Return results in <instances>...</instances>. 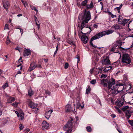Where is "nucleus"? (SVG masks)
Returning a JSON list of instances; mask_svg holds the SVG:
<instances>
[{"label": "nucleus", "instance_id": "39", "mask_svg": "<svg viewBox=\"0 0 133 133\" xmlns=\"http://www.w3.org/2000/svg\"><path fill=\"white\" fill-rule=\"evenodd\" d=\"M69 66V64L68 63H65L64 65V68L65 69L68 68Z\"/></svg>", "mask_w": 133, "mask_h": 133}, {"label": "nucleus", "instance_id": "41", "mask_svg": "<svg viewBox=\"0 0 133 133\" xmlns=\"http://www.w3.org/2000/svg\"><path fill=\"white\" fill-rule=\"evenodd\" d=\"M116 48L115 47H113L112 48L111 50V51L112 52H115L116 51Z\"/></svg>", "mask_w": 133, "mask_h": 133}, {"label": "nucleus", "instance_id": "34", "mask_svg": "<svg viewBox=\"0 0 133 133\" xmlns=\"http://www.w3.org/2000/svg\"><path fill=\"white\" fill-rule=\"evenodd\" d=\"M77 108H79L81 107V108H82L83 106H82L80 104V102H79V101H78V103H77Z\"/></svg>", "mask_w": 133, "mask_h": 133}, {"label": "nucleus", "instance_id": "57", "mask_svg": "<svg viewBox=\"0 0 133 133\" xmlns=\"http://www.w3.org/2000/svg\"><path fill=\"white\" fill-rule=\"evenodd\" d=\"M114 108L116 110H117L118 109H119L118 107L117 106H115Z\"/></svg>", "mask_w": 133, "mask_h": 133}, {"label": "nucleus", "instance_id": "7", "mask_svg": "<svg viewBox=\"0 0 133 133\" xmlns=\"http://www.w3.org/2000/svg\"><path fill=\"white\" fill-rule=\"evenodd\" d=\"M29 107L33 109H35V110L37 112L38 111V109L36 108L37 106V104L34 103L31 101L29 102L28 104Z\"/></svg>", "mask_w": 133, "mask_h": 133}, {"label": "nucleus", "instance_id": "10", "mask_svg": "<svg viewBox=\"0 0 133 133\" xmlns=\"http://www.w3.org/2000/svg\"><path fill=\"white\" fill-rule=\"evenodd\" d=\"M118 91V93L122 91L123 90L124 88V86H123V84L122 83H119L117 84Z\"/></svg>", "mask_w": 133, "mask_h": 133}, {"label": "nucleus", "instance_id": "31", "mask_svg": "<svg viewBox=\"0 0 133 133\" xmlns=\"http://www.w3.org/2000/svg\"><path fill=\"white\" fill-rule=\"evenodd\" d=\"M129 108V107L128 106H125L123 108L122 110V111H125L127 109H128Z\"/></svg>", "mask_w": 133, "mask_h": 133}, {"label": "nucleus", "instance_id": "30", "mask_svg": "<svg viewBox=\"0 0 133 133\" xmlns=\"http://www.w3.org/2000/svg\"><path fill=\"white\" fill-rule=\"evenodd\" d=\"M30 7L32 10H34L36 11V13H37L38 12V10L36 9L35 6H31Z\"/></svg>", "mask_w": 133, "mask_h": 133}, {"label": "nucleus", "instance_id": "33", "mask_svg": "<svg viewBox=\"0 0 133 133\" xmlns=\"http://www.w3.org/2000/svg\"><path fill=\"white\" fill-rule=\"evenodd\" d=\"M86 129L87 131L89 132H90L91 131L92 129L91 127L90 126L87 127L86 128Z\"/></svg>", "mask_w": 133, "mask_h": 133}, {"label": "nucleus", "instance_id": "42", "mask_svg": "<svg viewBox=\"0 0 133 133\" xmlns=\"http://www.w3.org/2000/svg\"><path fill=\"white\" fill-rule=\"evenodd\" d=\"M75 58H77V64L80 61V59L78 57V56H76V57H75Z\"/></svg>", "mask_w": 133, "mask_h": 133}, {"label": "nucleus", "instance_id": "12", "mask_svg": "<svg viewBox=\"0 0 133 133\" xmlns=\"http://www.w3.org/2000/svg\"><path fill=\"white\" fill-rule=\"evenodd\" d=\"M102 63L104 65L109 64H110V62L109 58L107 57L105 59L102 61Z\"/></svg>", "mask_w": 133, "mask_h": 133}, {"label": "nucleus", "instance_id": "15", "mask_svg": "<svg viewBox=\"0 0 133 133\" xmlns=\"http://www.w3.org/2000/svg\"><path fill=\"white\" fill-rule=\"evenodd\" d=\"M82 41L84 44H86L88 41V37L85 35H83L81 37Z\"/></svg>", "mask_w": 133, "mask_h": 133}, {"label": "nucleus", "instance_id": "14", "mask_svg": "<svg viewBox=\"0 0 133 133\" xmlns=\"http://www.w3.org/2000/svg\"><path fill=\"white\" fill-rule=\"evenodd\" d=\"M31 54L30 50L29 49H25L23 53V56H28Z\"/></svg>", "mask_w": 133, "mask_h": 133}, {"label": "nucleus", "instance_id": "35", "mask_svg": "<svg viewBox=\"0 0 133 133\" xmlns=\"http://www.w3.org/2000/svg\"><path fill=\"white\" fill-rule=\"evenodd\" d=\"M128 122L131 126H133V120H129L128 121Z\"/></svg>", "mask_w": 133, "mask_h": 133}, {"label": "nucleus", "instance_id": "20", "mask_svg": "<svg viewBox=\"0 0 133 133\" xmlns=\"http://www.w3.org/2000/svg\"><path fill=\"white\" fill-rule=\"evenodd\" d=\"M34 17L35 18L36 24L38 26V29L39 30L40 28V24L39 21L38 20L37 17L36 16H34Z\"/></svg>", "mask_w": 133, "mask_h": 133}, {"label": "nucleus", "instance_id": "22", "mask_svg": "<svg viewBox=\"0 0 133 133\" xmlns=\"http://www.w3.org/2000/svg\"><path fill=\"white\" fill-rule=\"evenodd\" d=\"M87 8L88 9L92 8L94 7L93 3L91 2L90 4L89 5H88L86 6Z\"/></svg>", "mask_w": 133, "mask_h": 133}, {"label": "nucleus", "instance_id": "36", "mask_svg": "<svg viewBox=\"0 0 133 133\" xmlns=\"http://www.w3.org/2000/svg\"><path fill=\"white\" fill-rule=\"evenodd\" d=\"M8 84L7 83H6L4 84L3 86V87L4 89H5L6 87H8Z\"/></svg>", "mask_w": 133, "mask_h": 133}, {"label": "nucleus", "instance_id": "17", "mask_svg": "<svg viewBox=\"0 0 133 133\" xmlns=\"http://www.w3.org/2000/svg\"><path fill=\"white\" fill-rule=\"evenodd\" d=\"M72 108L71 107L70 105L69 104H67L66 105L65 108V109L66 112H70L71 111H73V110H72Z\"/></svg>", "mask_w": 133, "mask_h": 133}, {"label": "nucleus", "instance_id": "52", "mask_svg": "<svg viewBox=\"0 0 133 133\" xmlns=\"http://www.w3.org/2000/svg\"><path fill=\"white\" fill-rule=\"evenodd\" d=\"M111 17L112 18H113L114 17H116V15H114L113 14H112L111 15Z\"/></svg>", "mask_w": 133, "mask_h": 133}, {"label": "nucleus", "instance_id": "62", "mask_svg": "<svg viewBox=\"0 0 133 133\" xmlns=\"http://www.w3.org/2000/svg\"><path fill=\"white\" fill-rule=\"evenodd\" d=\"M111 116H112V117L113 118H115V116H116L115 115H111Z\"/></svg>", "mask_w": 133, "mask_h": 133}, {"label": "nucleus", "instance_id": "46", "mask_svg": "<svg viewBox=\"0 0 133 133\" xmlns=\"http://www.w3.org/2000/svg\"><path fill=\"white\" fill-rule=\"evenodd\" d=\"M90 91V90L88 89H87L86 90V94H88L89 93Z\"/></svg>", "mask_w": 133, "mask_h": 133}, {"label": "nucleus", "instance_id": "9", "mask_svg": "<svg viewBox=\"0 0 133 133\" xmlns=\"http://www.w3.org/2000/svg\"><path fill=\"white\" fill-rule=\"evenodd\" d=\"M42 126L43 129H46L49 127V124L44 121L42 123Z\"/></svg>", "mask_w": 133, "mask_h": 133}, {"label": "nucleus", "instance_id": "5", "mask_svg": "<svg viewBox=\"0 0 133 133\" xmlns=\"http://www.w3.org/2000/svg\"><path fill=\"white\" fill-rule=\"evenodd\" d=\"M122 61L123 63L129 64L131 61L129 55L128 54H124L122 56Z\"/></svg>", "mask_w": 133, "mask_h": 133}, {"label": "nucleus", "instance_id": "32", "mask_svg": "<svg viewBox=\"0 0 133 133\" xmlns=\"http://www.w3.org/2000/svg\"><path fill=\"white\" fill-rule=\"evenodd\" d=\"M6 42L7 44H9L11 42V41L10 40L8 36L6 38Z\"/></svg>", "mask_w": 133, "mask_h": 133}, {"label": "nucleus", "instance_id": "8", "mask_svg": "<svg viewBox=\"0 0 133 133\" xmlns=\"http://www.w3.org/2000/svg\"><path fill=\"white\" fill-rule=\"evenodd\" d=\"M3 4L4 8L7 10L10 6L9 2L7 1H4L3 2Z\"/></svg>", "mask_w": 133, "mask_h": 133}, {"label": "nucleus", "instance_id": "56", "mask_svg": "<svg viewBox=\"0 0 133 133\" xmlns=\"http://www.w3.org/2000/svg\"><path fill=\"white\" fill-rule=\"evenodd\" d=\"M97 26H98V25L96 24H94L93 26V27L96 28H97Z\"/></svg>", "mask_w": 133, "mask_h": 133}, {"label": "nucleus", "instance_id": "21", "mask_svg": "<svg viewBox=\"0 0 133 133\" xmlns=\"http://www.w3.org/2000/svg\"><path fill=\"white\" fill-rule=\"evenodd\" d=\"M88 0H85L83 1L81 3V5L83 6H86L87 4V3H88Z\"/></svg>", "mask_w": 133, "mask_h": 133}, {"label": "nucleus", "instance_id": "27", "mask_svg": "<svg viewBox=\"0 0 133 133\" xmlns=\"http://www.w3.org/2000/svg\"><path fill=\"white\" fill-rule=\"evenodd\" d=\"M120 28L119 25L117 24H115L112 27V28H115V29H119Z\"/></svg>", "mask_w": 133, "mask_h": 133}, {"label": "nucleus", "instance_id": "49", "mask_svg": "<svg viewBox=\"0 0 133 133\" xmlns=\"http://www.w3.org/2000/svg\"><path fill=\"white\" fill-rule=\"evenodd\" d=\"M23 4L25 7H26V6H28V3L26 2H24V3H23Z\"/></svg>", "mask_w": 133, "mask_h": 133}, {"label": "nucleus", "instance_id": "58", "mask_svg": "<svg viewBox=\"0 0 133 133\" xmlns=\"http://www.w3.org/2000/svg\"><path fill=\"white\" fill-rule=\"evenodd\" d=\"M92 46L94 48H98L99 49H100V48L96 46L95 45H92Z\"/></svg>", "mask_w": 133, "mask_h": 133}, {"label": "nucleus", "instance_id": "6", "mask_svg": "<svg viewBox=\"0 0 133 133\" xmlns=\"http://www.w3.org/2000/svg\"><path fill=\"white\" fill-rule=\"evenodd\" d=\"M117 84L114 85L112 88L111 87L109 88V90L110 91V93L112 94H117L118 93V91Z\"/></svg>", "mask_w": 133, "mask_h": 133}, {"label": "nucleus", "instance_id": "48", "mask_svg": "<svg viewBox=\"0 0 133 133\" xmlns=\"http://www.w3.org/2000/svg\"><path fill=\"white\" fill-rule=\"evenodd\" d=\"M36 67H37L38 68H42V66L40 64H37L36 65Z\"/></svg>", "mask_w": 133, "mask_h": 133}, {"label": "nucleus", "instance_id": "26", "mask_svg": "<svg viewBox=\"0 0 133 133\" xmlns=\"http://www.w3.org/2000/svg\"><path fill=\"white\" fill-rule=\"evenodd\" d=\"M15 100V98L14 97L10 98L8 99V103H11L14 102Z\"/></svg>", "mask_w": 133, "mask_h": 133}, {"label": "nucleus", "instance_id": "11", "mask_svg": "<svg viewBox=\"0 0 133 133\" xmlns=\"http://www.w3.org/2000/svg\"><path fill=\"white\" fill-rule=\"evenodd\" d=\"M52 111L53 110L51 109L46 111L45 113V117L48 119H49L50 117Z\"/></svg>", "mask_w": 133, "mask_h": 133}, {"label": "nucleus", "instance_id": "59", "mask_svg": "<svg viewBox=\"0 0 133 133\" xmlns=\"http://www.w3.org/2000/svg\"><path fill=\"white\" fill-rule=\"evenodd\" d=\"M118 112L119 113L121 114V111L120 109H118L117 110Z\"/></svg>", "mask_w": 133, "mask_h": 133}, {"label": "nucleus", "instance_id": "50", "mask_svg": "<svg viewBox=\"0 0 133 133\" xmlns=\"http://www.w3.org/2000/svg\"><path fill=\"white\" fill-rule=\"evenodd\" d=\"M93 70H94V69H90V73L91 74H92L93 72Z\"/></svg>", "mask_w": 133, "mask_h": 133}, {"label": "nucleus", "instance_id": "28", "mask_svg": "<svg viewBox=\"0 0 133 133\" xmlns=\"http://www.w3.org/2000/svg\"><path fill=\"white\" fill-rule=\"evenodd\" d=\"M128 20L126 19H123L122 22L121 24H123V25H125L128 22Z\"/></svg>", "mask_w": 133, "mask_h": 133}, {"label": "nucleus", "instance_id": "43", "mask_svg": "<svg viewBox=\"0 0 133 133\" xmlns=\"http://www.w3.org/2000/svg\"><path fill=\"white\" fill-rule=\"evenodd\" d=\"M18 103L17 102H15L12 104V105L14 107H16L17 105L18 104Z\"/></svg>", "mask_w": 133, "mask_h": 133}, {"label": "nucleus", "instance_id": "44", "mask_svg": "<svg viewBox=\"0 0 133 133\" xmlns=\"http://www.w3.org/2000/svg\"><path fill=\"white\" fill-rule=\"evenodd\" d=\"M68 43L70 45H75L74 43L72 41H69L68 42Z\"/></svg>", "mask_w": 133, "mask_h": 133}, {"label": "nucleus", "instance_id": "24", "mask_svg": "<svg viewBox=\"0 0 133 133\" xmlns=\"http://www.w3.org/2000/svg\"><path fill=\"white\" fill-rule=\"evenodd\" d=\"M42 91L44 95H50V92L48 90H43Z\"/></svg>", "mask_w": 133, "mask_h": 133}, {"label": "nucleus", "instance_id": "63", "mask_svg": "<svg viewBox=\"0 0 133 133\" xmlns=\"http://www.w3.org/2000/svg\"><path fill=\"white\" fill-rule=\"evenodd\" d=\"M44 60L45 62H47L48 61V59H44Z\"/></svg>", "mask_w": 133, "mask_h": 133}, {"label": "nucleus", "instance_id": "2", "mask_svg": "<svg viewBox=\"0 0 133 133\" xmlns=\"http://www.w3.org/2000/svg\"><path fill=\"white\" fill-rule=\"evenodd\" d=\"M114 31V30H108L103 32H99L98 34H96V35L93 37L91 38V41L90 42V44L92 46L94 45L92 43V41L97 39H98L102 36L106 35H109L112 34Z\"/></svg>", "mask_w": 133, "mask_h": 133}, {"label": "nucleus", "instance_id": "40", "mask_svg": "<svg viewBox=\"0 0 133 133\" xmlns=\"http://www.w3.org/2000/svg\"><path fill=\"white\" fill-rule=\"evenodd\" d=\"M107 77V75H105L104 74H102L101 76V78H105Z\"/></svg>", "mask_w": 133, "mask_h": 133}, {"label": "nucleus", "instance_id": "60", "mask_svg": "<svg viewBox=\"0 0 133 133\" xmlns=\"http://www.w3.org/2000/svg\"><path fill=\"white\" fill-rule=\"evenodd\" d=\"M22 59V57H21L20 58H19V60H18V62H19V61H20V60H21V62H22V61H21Z\"/></svg>", "mask_w": 133, "mask_h": 133}, {"label": "nucleus", "instance_id": "54", "mask_svg": "<svg viewBox=\"0 0 133 133\" xmlns=\"http://www.w3.org/2000/svg\"><path fill=\"white\" fill-rule=\"evenodd\" d=\"M15 113L16 114H17V116L18 117H19V114L17 111H15Z\"/></svg>", "mask_w": 133, "mask_h": 133}, {"label": "nucleus", "instance_id": "18", "mask_svg": "<svg viewBox=\"0 0 133 133\" xmlns=\"http://www.w3.org/2000/svg\"><path fill=\"white\" fill-rule=\"evenodd\" d=\"M131 111L129 110H127L125 112L126 116L128 119H129V118L131 117Z\"/></svg>", "mask_w": 133, "mask_h": 133}, {"label": "nucleus", "instance_id": "55", "mask_svg": "<svg viewBox=\"0 0 133 133\" xmlns=\"http://www.w3.org/2000/svg\"><path fill=\"white\" fill-rule=\"evenodd\" d=\"M20 32L21 33V35H22L23 32V29H20Z\"/></svg>", "mask_w": 133, "mask_h": 133}, {"label": "nucleus", "instance_id": "25", "mask_svg": "<svg viewBox=\"0 0 133 133\" xmlns=\"http://www.w3.org/2000/svg\"><path fill=\"white\" fill-rule=\"evenodd\" d=\"M122 4H121L119 6V7H117L115 8V10L116 11H117L119 13L120 12V10L121 8L122 7Z\"/></svg>", "mask_w": 133, "mask_h": 133}, {"label": "nucleus", "instance_id": "51", "mask_svg": "<svg viewBox=\"0 0 133 133\" xmlns=\"http://www.w3.org/2000/svg\"><path fill=\"white\" fill-rule=\"evenodd\" d=\"M16 49L18 50L19 52H20V50L21 49V48L18 47H17L15 49Z\"/></svg>", "mask_w": 133, "mask_h": 133}, {"label": "nucleus", "instance_id": "1", "mask_svg": "<svg viewBox=\"0 0 133 133\" xmlns=\"http://www.w3.org/2000/svg\"><path fill=\"white\" fill-rule=\"evenodd\" d=\"M78 19L83 21L81 26V30H82L83 28L85 27V24L87 23L91 19L90 12L89 11H87L85 10L83 14L79 15Z\"/></svg>", "mask_w": 133, "mask_h": 133}, {"label": "nucleus", "instance_id": "13", "mask_svg": "<svg viewBox=\"0 0 133 133\" xmlns=\"http://www.w3.org/2000/svg\"><path fill=\"white\" fill-rule=\"evenodd\" d=\"M124 103V102L123 100H118L116 101L115 103V105L118 107H120L122 106L123 105Z\"/></svg>", "mask_w": 133, "mask_h": 133}, {"label": "nucleus", "instance_id": "19", "mask_svg": "<svg viewBox=\"0 0 133 133\" xmlns=\"http://www.w3.org/2000/svg\"><path fill=\"white\" fill-rule=\"evenodd\" d=\"M112 68L111 66H105V68L103 70L105 72H108L109 70H110Z\"/></svg>", "mask_w": 133, "mask_h": 133}, {"label": "nucleus", "instance_id": "61", "mask_svg": "<svg viewBox=\"0 0 133 133\" xmlns=\"http://www.w3.org/2000/svg\"><path fill=\"white\" fill-rule=\"evenodd\" d=\"M18 72L17 73V74L16 75L18 74H21V72L20 71H18Z\"/></svg>", "mask_w": 133, "mask_h": 133}, {"label": "nucleus", "instance_id": "37", "mask_svg": "<svg viewBox=\"0 0 133 133\" xmlns=\"http://www.w3.org/2000/svg\"><path fill=\"white\" fill-rule=\"evenodd\" d=\"M96 82V81L95 79H93L91 82L90 83L92 84H94Z\"/></svg>", "mask_w": 133, "mask_h": 133}, {"label": "nucleus", "instance_id": "45", "mask_svg": "<svg viewBox=\"0 0 133 133\" xmlns=\"http://www.w3.org/2000/svg\"><path fill=\"white\" fill-rule=\"evenodd\" d=\"M8 29V25L7 24H5V26L4 29Z\"/></svg>", "mask_w": 133, "mask_h": 133}, {"label": "nucleus", "instance_id": "29", "mask_svg": "<svg viewBox=\"0 0 133 133\" xmlns=\"http://www.w3.org/2000/svg\"><path fill=\"white\" fill-rule=\"evenodd\" d=\"M19 116L20 117V119L21 120H23L24 117V115L23 113H21L19 114Z\"/></svg>", "mask_w": 133, "mask_h": 133}, {"label": "nucleus", "instance_id": "3", "mask_svg": "<svg viewBox=\"0 0 133 133\" xmlns=\"http://www.w3.org/2000/svg\"><path fill=\"white\" fill-rule=\"evenodd\" d=\"M115 83L114 79L112 78L110 79H109L108 77L106 79H103L100 81V83L104 87L107 86L109 88H110Z\"/></svg>", "mask_w": 133, "mask_h": 133}, {"label": "nucleus", "instance_id": "47", "mask_svg": "<svg viewBox=\"0 0 133 133\" xmlns=\"http://www.w3.org/2000/svg\"><path fill=\"white\" fill-rule=\"evenodd\" d=\"M24 128V126L22 124H21L19 127V129L20 130H21Z\"/></svg>", "mask_w": 133, "mask_h": 133}, {"label": "nucleus", "instance_id": "53", "mask_svg": "<svg viewBox=\"0 0 133 133\" xmlns=\"http://www.w3.org/2000/svg\"><path fill=\"white\" fill-rule=\"evenodd\" d=\"M30 130L28 129H27L25 130L24 131L25 132H28Z\"/></svg>", "mask_w": 133, "mask_h": 133}, {"label": "nucleus", "instance_id": "23", "mask_svg": "<svg viewBox=\"0 0 133 133\" xmlns=\"http://www.w3.org/2000/svg\"><path fill=\"white\" fill-rule=\"evenodd\" d=\"M28 93L29 96H31L33 95L34 92L31 88L28 90Z\"/></svg>", "mask_w": 133, "mask_h": 133}, {"label": "nucleus", "instance_id": "4", "mask_svg": "<svg viewBox=\"0 0 133 133\" xmlns=\"http://www.w3.org/2000/svg\"><path fill=\"white\" fill-rule=\"evenodd\" d=\"M73 119H71L70 120L68 121L63 128V130L66 131V133H70L72 130L73 123L72 121Z\"/></svg>", "mask_w": 133, "mask_h": 133}, {"label": "nucleus", "instance_id": "38", "mask_svg": "<svg viewBox=\"0 0 133 133\" xmlns=\"http://www.w3.org/2000/svg\"><path fill=\"white\" fill-rule=\"evenodd\" d=\"M126 95V94H125L124 95H121V97L123 99V101H124V102H125V101L124 98H125V96Z\"/></svg>", "mask_w": 133, "mask_h": 133}, {"label": "nucleus", "instance_id": "64", "mask_svg": "<svg viewBox=\"0 0 133 133\" xmlns=\"http://www.w3.org/2000/svg\"><path fill=\"white\" fill-rule=\"evenodd\" d=\"M22 14H18V15H17V16L18 17L21 16H22Z\"/></svg>", "mask_w": 133, "mask_h": 133}, {"label": "nucleus", "instance_id": "16", "mask_svg": "<svg viewBox=\"0 0 133 133\" xmlns=\"http://www.w3.org/2000/svg\"><path fill=\"white\" fill-rule=\"evenodd\" d=\"M36 67V66L35 64L33 63H31L28 69V71L30 72L34 69Z\"/></svg>", "mask_w": 133, "mask_h": 133}]
</instances>
